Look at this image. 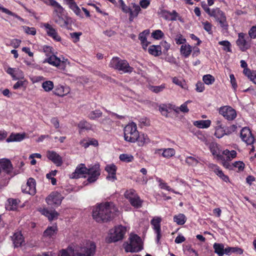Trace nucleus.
<instances>
[{
    "label": "nucleus",
    "mask_w": 256,
    "mask_h": 256,
    "mask_svg": "<svg viewBox=\"0 0 256 256\" xmlns=\"http://www.w3.org/2000/svg\"><path fill=\"white\" fill-rule=\"evenodd\" d=\"M178 16V13L174 10L172 12L161 10V17L168 20H176Z\"/></svg>",
    "instance_id": "28"
},
{
    "label": "nucleus",
    "mask_w": 256,
    "mask_h": 256,
    "mask_svg": "<svg viewBox=\"0 0 256 256\" xmlns=\"http://www.w3.org/2000/svg\"><path fill=\"white\" fill-rule=\"evenodd\" d=\"M12 241L14 248H18L22 246L24 243V238L20 232H15L12 236Z\"/></svg>",
    "instance_id": "18"
},
{
    "label": "nucleus",
    "mask_w": 256,
    "mask_h": 256,
    "mask_svg": "<svg viewBox=\"0 0 256 256\" xmlns=\"http://www.w3.org/2000/svg\"><path fill=\"white\" fill-rule=\"evenodd\" d=\"M58 232V228L56 225L48 226L44 232L43 236L44 237L51 238L56 235Z\"/></svg>",
    "instance_id": "29"
},
{
    "label": "nucleus",
    "mask_w": 256,
    "mask_h": 256,
    "mask_svg": "<svg viewBox=\"0 0 256 256\" xmlns=\"http://www.w3.org/2000/svg\"><path fill=\"white\" fill-rule=\"evenodd\" d=\"M209 148L212 155L216 156L218 159H224V156L220 154L218 146L216 143L214 142L210 143Z\"/></svg>",
    "instance_id": "24"
},
{
    "label": "nucleus",
    "mask_w": 256,
    "mask_h": 256,
    "mask_svg": "<svg viewBox=\"0 0 256 256\" xmlns=\"http://www.w3.org/2000/svg\"><path fill=\"white\" fill-rule=\"evenodd\" d=\"M0 168L11 177L16 174L12 173V166L10 161L6 158L0 159Z\"/></svg>",
    "instance_id": "14"
},
{
    "label": "nucleus",
    "mask_w": 256,
    "mask_h": 256,
    "mask_svg": "<svg viewBox=\"0 0 256 256\" xmlns=\"http://www.w3.org/2000/svg\"><path fill=\"white\" fill-rule=\"evenodd\" d=\"M230 132H231L228 130L226 131L224 128H216L214 135L216 138H220L224 135L229 134Z\"/></svg>",
    "instance_id": "41"
},
{
    "label": "nucleus",
    "mask_w": 256,
    "mask_h": 256,
    "mask_svg": "<svg viewBox=\"0 0 256 256\" xmlns=\"http://www.w3.org/2000/svg\"><path fill=\"white\" fill-rule=\"evenodd\" d=\"M191 101L187 100L184 102V104L180 105V111L183 113H187L189 112V109L188 108V104L190 103Z\"/></svg>",
    "instance_id": "59"
},
{
    "label": "nucleus",
    "mask_w": 256,
    "mask_h": 256,
    "mask_svg": "<svg viewBox=\"0 0 256 256\" xmlns=\"http://www.w3.org/2000/svg\"><path fill=\"white\" fill-rule=\"evenodd\" d=\"M219 113L228 120H233L236 118V110L229 106H224L220 108Z\"/></svg>",
    "instance_id": "11"
},
{
    "label": "nucleus",
    "mask_w": 256,
    "mask_h": 256,
    "mask_svg": "<svg viewBox=\"0 0 256 256\" xmlns=\"http://www.w3.org/2000/svg\"><path fill=\"white\" fill-rule=\"evenodd\" d=\"M96 246L94 242H90L86 247L80 248V250H76L77 256H93L96 252ZM61 256H70L68 251L62 250Z\"/></svg>",
    "instance_id": "5"
},
{
    "label": "nucleus",
    "mask_w": 256,
    "mask_h": 256,
    "mask_svg": "<svg viewBox=\"0 0 256 256\" xmlns=\"http://www.w3.org/2000/svg\"><path fill=\"white\" fill-rule=\"evenodd\" d=\"M207 14L210 16L214 18L216 20L225 15L224 13L218 8H215L212 9L210 8Z\"/></svg>",
    "instance_id": "22"
},
{
    "label": "nucleus",
    "mask_w": 256,
    "mask_h": 256,
    "mask_svg": "<svg viewBox=\"0 0 256 256\" xmlns=\"http://www.w3.org/2000/svg\"><path fill=\"white\" fill-rule=\"evenodd\" d=\"M126 230V228L121 225L115 226L114 228L110 230L107 241L108 242H112L122 240L124 238Z\"/></svg>",
    "instance_id": "7"
},
{
    "label": "nucleus",
    "mask_w": 256,
    "mask_h": 256,
    "mask_svg": "<svg viewBox=\"0 0 256 256\" xmlns=\"http://www.w3.org/2000/svg\"><path fill=\"white\" fill-rule=\"evenodd\" d=\"M214 252L218 256H222L225 254V248L224 244L214 243L213 246Z\"/></svg>",
    "instance_id": "33"
},
{
    "label": "nucleus",
    "mask_w": 256,
    "mask_h": 256,
    "mask_svg": "<svg viewBox=\"0 0 256 256\" xmlns=\"http://www.w3.org/2000/svg\"><path fill=\"white\" fill-rule=\"evenodd\" d=\"M151 224L157 234V240L159 241L160 239V218L158 217L154 218L151 220Z\"/></svg>",
    "instance_id": "25"
},
{
    "label": "nucleus",
    "mask_w": 256,
    "mask_h": 256,
    "mask_svg": "<svg viewBox=\"0 0 256 256\" xmlns=\"http://www.w3.org/2000/svg\"><path fill=\"white\" fill-rule=\"evenodd\" d=\"M60 62L61 60L60 58L54 54H52V56H50L44 62H48L49 64L55 66H59Z\"/></svg>",
    "instance_id": "31"
},
{
    "label": "nucleus",
    "mask_w": 256,
    "mask_h": 256,
    "mask_svg": "<svg viewBox=\"0 0 256 256\" xmlns=\"http://www.w3.org/2000/svg\"><path fill=\"white\" fill-rule=\"evenodd\" d=\"M2 12L8 14V15L12 16H14L16 18H18V20L23 22L24 20L22 18L17 15L16 14L12 12L9 10L8 9L6 8H2Z\"/></svg>",
    "instance_id": "57"
},
{
    "label": "nucleus",
    "mask_w": 256,
    "mask_h": 256,
    "mask_svg": "<svg viewBox=\"0 0 256 256\" xmlns=\"http://www.w3.org/2000/svg\"><path fill=\"white\" fill-rule=\"evenodd\" d=\"M86 174L89 175L88 178V181L89 182H96L100 175V165L95 164L88 168L84 164H81L76 168L74 172L72 174V178H78L82 174Z\"/></svg>",
    "instance_id": "2"
},
{
    "label": "nucleus",
    "mask_w": 256,
    "mask_h": 256,
    "mask_svg": "<svg viewBox=\"0 0 256 256\" xmlns=\"http://www.w3.org/2000/svg\"><path fill=\"white\" fill-rule=\"evenodd\" d=\"M2 12L8 14V15L12 16H14L16 18H18V20L23 22L24 20L22 18L17 15L16 14L12 12L9 10L8 9L6 8H2Z\"/></svg>",
    "instance_id": "56"
},
{
    "label": "nucleus",
    "mask_w": 256,
    "mask_h": 256,
    "mask_svg": "<svg viewBox=\"0 0 256 256\" xmlns=\"http://www.w3.org/2000/svg\"><path fill=\"white\" fill-rule=\"evenodd\" d=\"M174 221L178 225H183L186 221V218L182 214H178L174 216Z\"/></svg>",
    "instance_id": "36"
},
{
    "label": "nucleus",
    "mask_w": 256,
    "mask_h": 256,
    "mask_svg": "<svg viewBox=\"0 0 256 256\" xmlns=\"http://www.w3.org/2000/svg\"><path fill=\"white\" fill-rule=\"evenodd\" d=\"M119 158L121 161L126 162H131L134 160V156L132 155L125 154H120Z\"/></svg>",
    "instance_id": "50"
},
{
    "label": "nucleus",
    "mask_w": 256,
    "mask_h": 256,
    "mask_svg": "<svg viewBox=\"0 0 256 256\" xmlns=\"http://www.w3.org/2000/svg\"><path fill=\"white\" fill-rule=\"evenodd\" d=\"M69 8L74 12V13L78 16L82 18L83 15L82 13L81 10L76 2H72L71 4H68Z\"/></svg>",
    "instance_id": "40"
},
{
    "label": "nucleus",
    "mask_w": 256,
    "mask_h": 256,
    "mask_svg": "<svg viewBox=\"0 0 256 256\" xmlns=\"http://www.w3.org/2000/svg\"><path fill=\"white\" fill-rule=\"evenodd\" d=\"M42 87L46 92H50L54 88L53 82L50 80H46L42 84Z\"/></svg>",
    "instance_id": "47"
},
{
    "label": "nucleus",
    "mask_w": 256,
    "mask_h": 256,
    "mask_svg": "<svg viewBox=\"0 0 256 256\" xmlns=\"http://www.w3.org/2000/svg\"><path fill=\"white\" fill-rule=\"evenodd\" d=\"M28 84V81L26 80H20L18 81L13 86V88L17 90L18 88H25Z\"/></svg>",
    "instance_id": "46"
},
{
    "label": "nucleus",
    "mask_w": 256,
    "mask_h": 256,
    "mask_svg": "<svg viewBox=\"0 0 256 256\" xmlns=\"http://www.w3.org/2000/svg\"><path fill=\"white\" fill-rule=\"evenodd\" d=\"M24 134L12 133L9 137L6 140V142H20L25 138Z\"/></svg>",
    "instance_id": "26"
},
{
    "label": "nucleus",
    "mask_w": 256,
    "mask_h": 256,
    "mask_svg": "<svg viewBox=\"0 0 256 256\" xmlns=\"http://www.w3.org/2000/svg\"><path fill=\"white\" fill-rule=\"evenodd\" d=\"M240 138L243 142L248 145H252L254 142V136H252L250 129L248 128H244L240 132Z\"/></svg>",
    "instance_id": "12"
},
{
    "label": "nucleus",
    "mask_w": 256,
    "mask_h": 256,
    "mask_svg": "<svg viewBox=\"0 0 256 256\" xmlns=\"http://www.w3.org/2000/svg\"><path fill=\"white\" fill-rule=\"evenodd\" d=\"M136 142H138V144L140 146H142L150 142V139L147 135L144 134H138V138H137Z\"/></svg>",
    "instance_id": "34"
},
{
    "label": "nucleus",
    "mask_w": 256,
    "mask_h": 256,
    "mask_svg": "<svg viewBox=\"0 0 256 256\" xmlns=\"http://www.w3.org/2000/svg\"><path fill=\"white\" fill-rule=\"evenodd\" d=\"M219 22L220 27L222 28L224 32H226L228 30V25L226 21V15L216 20Z\"/></svg>",
    "instance_id": "43"
},
{
    "label": "nucleus",
    "mask_w": 256,
    "mask_h": 256,
    "mask_svg": "<svg viewBox=\"0 0 256 256\" xmlns=\"http://www.w3.org/2000/svg\"><path fill=\"white\" fill-rule=\"evenodd\" d=\"M175 150L174 148H168L163 150L162 155L164 157L169 158L175 154Z\"/></svg>",
    "instance_id": "45"
},
{
    "label": "nucleus",
    "mask_w": 256,
    "mask_h": 256,
    "mask_svg": "<svg viewBox=\"0 0 256 256\" xmlns=\"http://www.w3.org/2000/svg\"><path fill=\"white\" fill-rule=\"evenodd\" d=\"M118 212L112 202H106L99 204L92 212V217L98 222L110 221Z\"/></svg>",
    "instance_id": "1"
},
{
    "label": "nucleus",
    "mask_w": 256,
    "mask_h": 256,
    "mask_svg": "<svg viewBox=\"0 0 256 256\" xmlns=\"http://www.w3.org/2000/svg\"><path fill=\"white\" fill-rule=\"evenodd\" d=\"M124 138L126 142H135L138 138V132L134 122L126 125L124 128Z\"/></svg>",
    "instance_id": "6"
},
{
    "label": "nucleus",
    "mask_w": 256,
    "mask_h": 256,
    "mask_svg": "<svg viewBox=\"0 0 256 256\" xmlns=\"http://www.w3.org/2000/svg\"><path fill=\"white\" fill-rule=\"evenodd\" d=\"M222 154L224 156H226V160L230 161L236 156L237 153L234 150L230 151L228 150H226L223 151Z\"/></svg>",
    "instance_id": "39"
},
{
    "label": "nucleus",
    "mask_w": 256,
    "mask_h": 256,
    "mask_svg": "<svg viewBox=\"0 0 256 256\" xmlns=\"http://www.w3.org/2000/svg\"><path fill=\"white\" fill-rule=\"evenodd\" d=\"M46 156L48 158L52 161L56 166H60L62 164V157L56 152L48 150L47 152Z\"/></svg>",
    "instance_id": "16"
},
{
    "label": "nucleus",
    "mask_w": 256,
    "mask_h": 256,
    "mask_svg": "<svg viewBox=\"0 0 256 256\" xmlns=\"http://www.w3.org/2000/svg\"><path fill=\"white\" fill-rule=\"evenodd\" d=\"M133 8H134V10H132L130 8V11H129L128 13H129L130 14H132L134 16H137L138 14L140 11V8L139 6H138L135 4H133Z\"/></svg>",
    "instance_id": "55"
},
{
    "label": "nucleus",
    "mask_w": 256,
    "mask_h": 256,
    "mask_svg": "<svg viewBox=\"0 0 256 256\" xmlns=\"http://www.w3.org/2000/svg\"><path fill=\"white\" fill-rule=\"evenodd\" d=\"M216 174L224 181L226 182H228V177L225 175L220 168L216 172Z\"/></svg>",
    "instance_id": "62"
},
{
    "label": "nucleus",
    "mask_w": 256,
    "mask_h": 256,
    "mask_svg": "<svg viewBox=\"0 0 256 256\" xmlns=\"http://www.w3.org/2000/svg\"><path fill=\"white\" fill-rule=\"evenodd\" d=\"M125 197L128 200L132 206L135 208H140L142 206V201L136 193L134 190H127L124 193Z\"/></svg>",
    "instance_id": "8"
},
{
    "label": "nucleus",
    "mask_w": 256,
    "mask_h": 256,
    "mask_svg": "<svg viewBox=\"0 0 256 256\" xmlns=\"http://www.w3.org/2000/svg\"><path fill=\"white\" fill-rule=\"evenodd\" d=\"M200 159H198L194 156H188L186 158V162L191 166H196L199 162V160Z\"/></svg>",
    "instance_id": "49"
},
{
    "label": "nucleus",
    "mask_w": 256,
    "mask_h": 256,
    "mask_svg": "<svg viewBox=\"0 0 256 256\" xmlns=\"http://www.w3.org/2000/svg\"><path fill=\"white\" fill-rule=\"evenodd\" d=\"M105 170L108 174V175L106 176L108 180L114 182L116 180V166L114 164L107 165L105 168Z\"/></svg>",
    "instance_id": "17"
},
{
    "label": "nucleus",
    "mask_w": 256,
    "mask_h": 256,
    "mask_svg": "<svg viewBox=\"0 0 256 256\" xmlns=\"http://www.w3.org/2000/svg\"><path fill=\"white\" fill-rule=\"evenodd\" d=\"M246 36L245 34L240 32L238 34V38L236 41L237 46L242 52H246L250 48V43L247 40Z\"/></svg>",
    "instance_id": "10"
},
{
    "label": "nucleus",
    "mask_w": 256,
    "mask_h": 256,
    "mask_svg": "<svg viewBox=\"0 0 256 256\" xmlns=\"http://www.w3.org/2000/svg\"><path fill=\"white\" fill-rule=\"evenodd\" d=\"M53 92L55 95L60 96H63L66 94L64 92V88L62 86L56 88L53 91Z\"/></svg>",
    "instance_id": "52"
},
{
    "label": "nucleus",
    "mask_w": 256,
    "mask_h": 256,
    "mask_svg": "<svg viewBox=\"0 0 256 256\" xmlns=\"http://www.w3.org/2000/svg\"><path fill=\"white\" fill-rule=\"evenodd\" d=\"M53 20L62 28H66L68 24V18H64L60 14H53Z\"/></svg>",
    "instance_id": "19"
},
{
    "label": "nucleus",
    "mask_w": 256,
    "mask_h": 256,
    "mask_svg": "<svg viewBox=\"0 0 256 256\" xmlns=\"http://www.w3.org/2000/svg\"><path fill=\"white\" fill-rule=\"evenodd\" d=\"M78 127L82 130H90L92 129V125L85 120H81L78 124Z\"/></svg>",
    "instance_id": "44"
},
{
    "label": "nucleus",
    "mask_w": 256,
    "mask_h": 256,
    "mask_svg": "<svg viewBox=\"0 0 256 256\" xmlns=\"http://www.w3.org/2000/svg\"><path fill=\"white\" fill-rule=\"evenodd\" d=\"M102 112L99 110H96L90 112L88 117L92 120H96L102 116Z\"/></svg>",
    "instance_id": "42"
},
{
    "label": "nucleus",
    "mask_w": 256,
    "mask_h": 256,
    "mask_svg": "<svg viewBox=\"0 0 256 256\" xmlns=\"http://www.w3.org/2000/svg\"><path fill=\"white\" fill-rule=\"evenodd\" d=\"M202 80L204 84L207 85H210L214 82L215 78L210 74H206L203 76Z\"/></svg>",
    "instance_id": "48"
},
{
    "label": "nucleus",
    "mask_w": 256,
    "mask_h": 256,
    "mask_svg": "<svg viewBox=\"0 0 256 256\" xmlns=\"http://www.w3.org/2000/svg\"><path fill=\"white\" fill-rule=\"evenodd\" d=\"M202 24L204 26V30H206L209 34H212V24L208 21L202 22Z\"/></svg>",
    "instance_id": "58"
},
{
    "label": "nucleus",
    "mask_w": 256,
    "mask_h": 256,
    "mask_svg": "<svg viewBox=\"0 0 256 256\" xmlns=\"http://www.w3.org/2000/svg\"><path fill=\"white\" fill-rule=\"evenodd\" d=\"M22 191L26 194L34 195L36 192V181L33 178H30L26 185L22 186Z\"/></svg>",
    "instance_id": "13"
},
{
    "label": "nucleus",
    "mask_w": 256,
    "mask_h": 256,
    "mask_svg": "<svg viewBox=\"0 0 256 256\" xmlns=\"http://www.w3.org/2000/svg\"><path fill=\"white\" fill-rule=\"evenodd\" d=\"M248 34L251 38H256V26L250 28L248 31Z\"/></svg>",
    "instance_id": "64"
},
{
    "label": "nucleus",
    "mask_w": 256,
    "mask_h": 256,
    "mask_svg": "<svg viewBox=\"0 0 256 256\" xmlns=\"http://www.w3.org/2000/svg\"><path fill=\"white\" fill-rule=\"evenodd\" d=\"M41 213L47 217L50 221L56 219L59 214L55 210H48L47 208L42 209L41 210Z\"/></svg>",
    "instance_id": "21"
},
{
    "label": "nucleus",
    "mask_w": 256,
    "mask_h": 256,
    "mask_svg": "<svg viewBox=\"0 0 256 256\" xmlns=\"http://www.w3.org/2000/svg\"><path fill=\"white\" fill-rule=\"evenodd\" d=\"M172 112V104H161V114L168 118L170 116Z\"/></svg>",
    "instance_id": "32"
},
{
    "label": "nucleus",
    "mask_w": 256,
    "mask_h": 256,
    "mask_svg": "<svg viewBox=\"0 0 256 256\" xmlns=\"http://www.w3.org/2000/svg\"><path fill=\"white\" fill-rule=\"evenodd\" d=\"M8 204L6 205V208L10 210H16L20 200L17 199L9 198L8 200Z\"/></svg>",
    "instance_id": "35"
},
{
    "label": "nucleus",
    "mask_w": 256,
    "mask_h": 256,
    "mask_svg": "<svg viewBox=\"0 0 256 256\" xmlns=\"http://www.w3.org/2000/svg\"><path fill=\"white\" fill-rule=\"evenodd\" d=\"M175 41H176V44H186V39L184 38H183V36H182V35H180L178 36L176 38H175Z\"/></svg>",
    "instance_id": "63"
},
{
    "label": "nucleus",
    "mask_w": 256,
    "mask_h": 256,
    "mask_svg": "<svg viewBox=\"0 0 256 256\" xmlns=\"http://www.w3.org/2000/svg\"><path fill=\"white\" fill-rule=\"evenodd\" d=\"M129 240V244H124L126 252H136L143 248L142 239L137 234H131Z\"/></svg>",
    "instance_id": "3"
},
{
    "label": "nucleus",
    "mask_w": 256,
    "mask_h": 256,
    "mask_svg": "<svg viewBox=\"0 0 256 256\" xmlns=\"http://www.w3.org/2000/svg\"><path fill=\"white\" fill-rule=\"evenodd\" d=\"M110 66L124 73H131L134 68L130 66L128 62L124 60L120 59L119 58H114L110 60Z\"/></svg>",
    "instance_id": "4"
},
{
    "label": "nucleus",
    "mask_w": 256,
    "mask_h": 256,
    "mask_svg": "<svg viewBox=\"0 0 256 256\" xmlns=\"http://www.w3.org/2000/svg\"><path fill=\"white\" fill-rule=\"evenodd\" d=\"M44 2L54 6L55 9L54 12V14H58L62 13L64 12V8L62 7L56 0H43Z\"/></svg>",
    "instance_id": "23"
},
{
    "label": "nucleus",
    "mask_w": 256,
    "mask_h": 256,
    "mask_svg": "<svg viewBox=\"0 0 256 256\" xmlns=\"http://www.w3.org/2000/svg\"><path fill=\"white\" fill-rule=\"evenodd\" d=\"M64 198V196L60 193L54 191L52 192L50 195L46 197V200L48 205L58 207L60 205Z\"/></svg>",
    "instance_id": "9"
},
{
    "label": "nucleus",
    "mask_w": 256,
    "mask_h": 256,
    "mask_svg": "<svg viewBox=\"0 0 256 256\" xmlns=\"http://www.w3.org/2000/svg\"><path fill=\"white\" fill-rule=\"evenodd\" d=\"M158 46H155V45H152V46H150L148 50V52L152 55H154L155 56H158V50L157 48Z\"/></svg>",
    "instance_id": "60"
},
{
    "label": "nucleus",
    "mask_w": 256,
    "mask_h": 256,
    "mask_svg": "<svg viewBox=\"0 0 256 256\" xmlns=\"http://www.w3.org/2000/svg\"><path fill=\"white\" fill-rule=\"evenodd\" d=\"M44 27L46 33L49 36L52 38L57 42H60L61 40V38L58 34L56 30L50 24L48 23H44Z\"/></svg>",
    "instance_id": "15"
},
{
    "label": "nucleus",
    "mask_w": 256,
    "mask_h": 256,
    "mask_svg": "<svg viewBox=\"0 0 256 256\" xmlns=\"http://www.w3.org/2000/svg\"><path fill=\"white\" fill-rule=\"evenodd\" d=\"M192 52V48L188 44H182L180 48V52L182 56L186 58H188Z\"/></svg>",
    "instance_id": "27"
},
{
    "label": "nucleus",
    "mask_w": 256,
    "mask_h": 256,
    "mask_svg": "<svg viewBox=\"0 0 256 256\" xmlns=\"http://www.w3.org/2000/svg\"><path fill=\"white\" fill-rule=\"evenodd\" d=\"M243 252V250L238 247L228 246L225 248V254L226 255H230L232 253H237L241 254Z\"/></svg>",
    "instance_id": "38"
},
{
    "label": "nucleus",
    "mask_w": 256,
    "mask_h": 256,
    "mask_svg": "<svg viewBox=\"0 0 256 256\" xmlns=\"http://www.w3.org/2000/svg\"><path fill=\"white\" fill-rule=\"evenodd\" d=\"M218 44L224 46L223 50L228 52L232 51L231 44L228 40H222L218 42Z\"/></svg>",
    "instance_id": "51"
},
{
    "label": "nucleus",
    "mask_w": 256,
    "mask_h": 256,
    "mask_svg": "<svg viewBox=\"0 0 256 256\" xmlns=\"http://www.w3.org/2000/svg\"><path fill=\"white\" fill-rule=\"evenodd\" d=\"M233 168H237L238 171H242L244 168V164L241 161H236L232 164V169Z\"/></svg>",
    "instance_id": "53"
},
{
    "label": "nucleus",
    "mask_w": 256,
    "mask_h": 256,
    "mask_svg": "<svg viewBox=\"0 0 256 256\" xmlns=\"http://www.w3.org/2000/svg\"><path fill=\"white\" fill-rule=\"evenodd\" d=\"M150 31L149 30H146L140 32L138 36V39L140 40L141 44L144 49L146 50L148 46L150 44V42L147 40V36L149 35Z\"/></svg>",
    "instance_id": "20"
},
{
    "label": "nucleus",
    "mask_w": 256,
    "mask_h": 256,
    "mask_svg": "<svg viewBox=\"0 0 256 256\" xmlns=\"http://www.w3.org/2000/svg\"><path fill=\"white\" fill-rule=\"evenodd\" d=\"M193 124L199 128H207L210 126L211 121L209 120H199L194 122Z\"/></svg>",
    "instance_id": "30"
},
{
    "label": "nucleus",
    "mask_w": 256,
    "mask_h": 256,
    "mask_svg": "<svg viewBox=\"0 0 256 256\" xmlns=\"http://www.w3.org/2000/svg\"><path fill=\"white\" fill-rule=\"evenodd\" d=\"M23 29L24 32L28 34L34 36L36 34V30L34 28H30L27 26H23Z\"/></svg>",
    "instance_id": "61"
},
{
    "label": "nucleus",
    "mask_w": 256,
    "mask_h": 256,
    "mask_svg": "<svg viewBox=\"0 0 256 256\" xmlns=\"http://www.w3.org/2000/svg\"><path fill=\"white\" fill-rule=\"evenodd\" d=\"M82 34L81 32H74L70 33V37L74 42H76L80 40V36Z\"/></svg>",
    "instance_id": "54"
},
{
    "label": "nucleus",
    "mask_w": 256,
    "mask_h": 256,
    "mask_svg": "<svg viewBox=\"0 0 256 256\" xmlns=\"http://www.w3.org/2000/svg\"><path fill=\"white\" fill-rule=\"evenodd\" d=\"M172 82L174 84L180 86L183 89L188 88L185 80L182 78L174 77L172 78Z\"/></svg>",
    "instance_id": "37"
}]
</instances>
